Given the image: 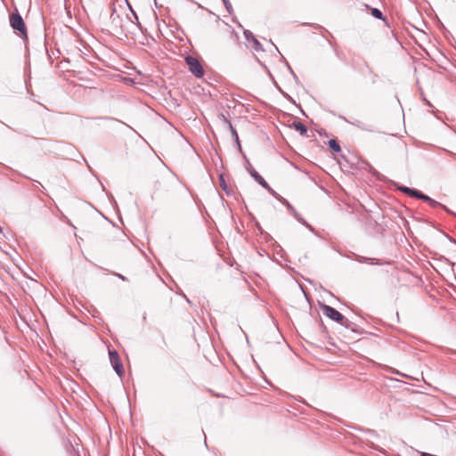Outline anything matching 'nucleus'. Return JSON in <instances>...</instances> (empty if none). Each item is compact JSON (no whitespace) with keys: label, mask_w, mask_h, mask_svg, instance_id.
I'll list each match as a JSON object with an SVG mask.
<instances>
[{"label":"nucleus","mask_w":456,"mask_h":456,"mask_svg":"<svg viewBox=\"0 0 456 456\" xmlns=\"http://www.w3.org/2000/svg\"><path fill=\"white\" fill-rule=\"evenodd\" d=\"M322 310V313L325 316H327L328 318L337 322L338 323H339L340 325L346 327V328H349L350 326V321L348 319H346L341 313H339L338 310H336L335 308L330 306V305H322L321 306Z\"/></svg>","instance_id":"obj_1"},{"label":"nucleus","mask_w":456,"mask_h":456,"mask_svg":"<svg viewBox=\"0 0 456 456\" xmlns=\"http://www.w3.org/2000/svg\"><path fill=\"white\" fill-rule=\"evenodd\" d=\"M9 20L12 29L19 32L22 38H27V28L21 15L19 12L12 13Z\"/></svg>","instance_id":"obj_2"},{"label":"nucleus","mask_w":456,"mask_h":456,"mask_svg":"<svg viewBox=\"0 0 456 456\" xmlns=\"http://www.w3.org/2000/svg\"><path fill=\"white\" fill-rule=\"evenodd\" d=\"M186 64L189 67V70L196 77H202L204 76V69L202 68L200 62L192 56H187L185 58Z\"/></svg>","instance_id":"obj_3"},{"label":"nucleus","mask_w":456,"mask_h":456,"mask_svg":"<svg viewBox=\"0 0 456 456\" xmlns=\"http://www.w3.org/2000/svg\"><path fill=\"white\" fill-rule=\"evenodd\" d=\"M109 356H110V362L115 370V372L119 376L122 377L124 373V368L123 364L121 362V360L119 358V355L116 350H109Z\"/></svg>","instance_id":"obj_4"},{"label":"nucleus","mask_w":456,"mask_h":456,"mask_svg":"<svg viewBox=\"0 0 456 456\" xmlns=\"http://www.w3.org/2000/svg\"><path fill=\"white\" fill-rule=\"evenodd\" d=\"M221 118L224 121V123L228 126V128L231 131L232 135L234 138V140L237 142V144L240 145L238 133H237L236 129L232 126L231 121L225 116H224V115H221Z\"/></svg>","instance_id":"obj_5"},{"label":"nucleus","mask_w":456,"mask_h":456,"mask_svg":"<svg viewBox=\"0 0 456 456\" xmlns=\"http://www.w3.org/2000/svg\"><path fill=\"white\" fill-rule=\"evenodd\" d=\"M250 175L254 179L261 184L264 188H265L267 191H271L270 185L267 183V182L256 171V170H250Z\"/></svg>","instance_id":"obj_6"},{"label":"nucleus","mask_w":456,"mask_h":456,"mask_svg":"<svg viewBox=\"0 0 456 456\" xmlns=\"http://www.w3.org/2000/svg\"><path fill=\"white\" fill-rule=\"evenodd\" d=\"M290 127L294 128L295 130H297V132L300 133V134L304 135L306 134L307 132V127L305 124H303L302 122L300 121H294L291 125H290Z\"/></svg>","instance_id":"obj_7"},{"label":"nucleus","mask_w":456,"mask_h":456,"mask_svg":"<svg viewBox=\"0 0 456 456\" xmlns=\"http://www.w3.org/2000/svg\"><path fill=\"white\" fill-rule=\"evenodd\" d=\"M355 260L359 263H366L370 265H379V260L376 258H370L362 256H356Z\"/></svg>","instance_id":"obj_8"},{"label":"nucleus","mask_w":456,"mask_h":456,"mask_svg":"<svg viewBox=\"0 0 456 456\" xmlns=\"http://www.w3.org/2000/svg\"><path fill=\"white\" fill-rule=\"evenodd\" d=\"M283 202L286 204L288 209L293 214L295 218L300 223L303 222L304 218L301 216V215L298 214L286 200H283Z\"/></svg>","instance_id":"obj_9"},{"label":"nucleus","mask_w":456,"mask_h":456,"mask_svg":"<svg viewBox=\"0 0 456 456\" xmlns=\"http://www.w3.org/2000/svg\"><path fill=\"white\" fill-rule=\"evenodd\" d=\"M329 146L334 152H339L341 151L340 145L334 139L329 141Z\"/></svg>","instance_id":"obj_10"},{"label":"nucleus","mask_w":456,"mask_h":456,"mask_svg":"<svg viewBox=\"0 0 456 456\" xmlns=\"http://www.w3.org/2000/svg\"><path fill=\"white\" fill-rule=\"evenodd\" d=\"M371 14L376 19L385 20L382 12L378 8H371Z\"/></svg>","instance_id":"obj_11"},{"label":"nucleus","mask_w":456,"mask_h":456,"mask_svg":"<svg viewBox=\"0 0 456 456\" xmlns=\"http://www.w3.org/2000/svg\"><path fill=\"white\" fill-rule=\"evenodd\" d=\"M428 204L433 208L440 207V208H444L445 211L451 213V211L444 205L441 204L440 202H438L433 199H430Z\"/></svg>","instance_id":"obj_12"},{"label":"nucleus","mask_w":456,"mask_h":456,"mask_svg":"<svg viewBox=\"0 0 456 456\" xmlns=\"http://www.w3.org/2000/svg\"><path fill=\"white\" fill-rule=\"evenodd\" d=\"M251 42L253 43V48L256 51H263L262 45L259 43V41L256 37H254Z\"/></svg>","instance_id":"obj_13"},{"label":"nucleus","mask_w":456,"mask_h":456,"mask_svg":"<svg viewBox=\"0 0 456 456\" xmlns=\"http://www.w3.org/2000/svg\"><path fill=\"white\" fill-rule=\"evenodd\" d=\"M422 195V192L419 190L412 189L411 190V192L409 194L410 197L420 199V196Z\"/></svg>","instance_id":"obj_14"},{"label":"nucleus","mask_w":456,"mask_h":456,"mask_svg":"<svg viewBox=\"0 0 456 456\" xmlns=\"http://www.w3.org/2000/svg\"><path fill=\"white\" fill-rule=\"evenodd\" d=\"M244 36H245V38L248 42H251L252 39L255 37L253 33L249 30H245L244 31Z\"/></svg>","instance_id":"obj_15"},{"label":"nucleus","mask_w":456,"mask_h":456,"mask_svg":"<svg viewBox=\"0 0 456 456\" xmlns=\"http://www.w3.org/2000/svg\"><path fill=\"white\" fill-rule=\"evenodd\" d=\"M222 1H223V3H224V6H225V8H226V10H227V12H228L229 13H232V4L230 3V1H229V0H222Z\"/></svg>","instance_id":"obj_16"},{"label":"nucleus","mask_w":456,"mask_h":456,"mask_svg":"<svg viewBox=\"0 0 456 456\" xmlns=\"http://www.w3.org/2000/svg\"><path fill=\"white\" fill-rule=\"evenodd\" d=\"M398 190L403 192L404 194L408 195L411 192V188L406 187V186H399Z\"/></svg>","instance_id":"obj_17"},{"label":"nucleus","mask_w":456,"mask_h":456,"mask_svg":"<svg viewBox=\"0 0 456 456\" xmlns=\"http://www.w3.org/2000/svg\"><path fill=\"white\" fill-rule=\"evenodd\" d=\"M220 185L223 188V190L226 191V183L224 182L223 175H220Z\"/></svg>","instance_id":"obj_18"},{"label":"nucleus","mask_w":456,"mask_h":456,"mask_svg":"<svg viewBox=\"0 0 456 456\" xmlns=\"http://www.w3.org/2000/svg\"><path fill=\"white\" fill-rule=\"evenodd\" d=\"M301 224L307 227L311 232L314 231V227L311 224H309L305 219L303 220V222H301Z\"/></svg>","instance_id":"obj_19"},{"label":"nucleus","mask_w":456,"mask_h":456,"mask_svg":"<svg viewBox=\"0 0 456 456\" xmlns=\"http://www.w3.org/2000/svg\"><path fill=\"white\" fill-rule=\"evenodd\" d=\"M430 199H431V198H430L429 196H428V195H426V194L422 193V195L420 196V199H419V200H424L425 202H428H428H429V200H430Z\"/></svg>","instance_id":"obj_20"},{"label":"nucleus","mask_w":456,"mask_h":456,"mask_svg":"<svg viewBox=\"0 0 456 456\" xmlns=\"http://www.w3.org/2000/svg\"><path fill=\"white\" fill-rule=\"evenodd\" d=\"M131 12H132V15H133L134 19V20H135V21H136V24H137V25H140L139 18H138L137 14L135 13V12H134V11H133V10L131 9Z\"/></svg>","instance_id":"obj_21"},{"label":"nucleus","mask_w":456,"mask_h":456,"mask_svg":"<svg viewBox=\"0 0 456 456\" xmlns=\"http://www.w3.org/2000/svg\"><path fill=\"white\" fill-rule=\"evenodd\" d=\"M272 195H273L274 197L278 198V194L276 193L275 191H273L272 188H271V191H268Z\"/></svg>","instance_id":"obj_22"},{"label":"nucleus","mask_w":456,"mask_h":456,"mask_svg":"<svg viewBox=\"0 0 456 456\" xmlns=\"http://www.w3.org/2000/svg\"><path fill=\"white\" fill-rule=\"evenodd\" d=\"M342 118H343V120H344V121L348 122V123H351V124H353V125L357 126H359V127H360V125H359V124L353 123V122H349V121H348L345 117H342Z\"/></svg>","instance_id":"obj_23"},{"label":"nucleus","mask_w":456,"mask_h":456,"mask_svg":"<svg viewBox=\"0 0 456 456\" xmlns=\"http://www.w3.org/2000/svg\"><path fill=\"white\" fill-rule=\"evenodd\" d=\"M420 456H436V455H433V454L428 453V452H421Z\"/></svg>","instance_id":"obj_24"},{"label":"nucleus","mask_w":456,"mask_h":456,"mask_svg":"<svg viewBox=\"0 0 456 456\" xmlns=\"http://www.w3.org/2000/svg\"><path fill=\"white\" fill-rule=\"evenodd\" d=\"M118 276L121 280H123V281H126V278L125 276H123V275H121V274H118Z\"/></svg>","instance_id":"obj_25"},{"label":"nucleus","mask_w":456,"mask_h":456,"mask_svg":"<svg viewBox=\"0 0 456 456\" xmlns=\"http://www.w3.org/2000/svg\"><path fill=\"white\" fill-rule=\"evenodd\" d=\"M289 69H290V71H291V73H292L293 77L297 79V77L296 74L293 72V70H292L290 68H289Z\"/></svg>","instance_id":"obj_26"}]
</instances>
